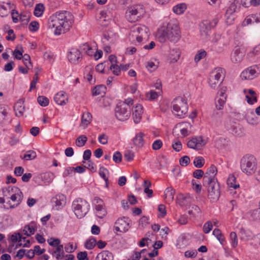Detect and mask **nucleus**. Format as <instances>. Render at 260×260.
<instances>
[{"instance_id":"nucleus-10","label":"nucleus","mask_w":260,"mask_h":260,"mask_svg":"<svg viewBox=\"0 0 260 260\" xmlns=\"http://www.w3.org/2000/svg\"><path fill=\"white\" fill-rule=\"evenodd\" d=\"M224 78V70L220 68L214 69L210 73L209 77L210 86L215 89L223 81Z\"/></svg>"},{"instance_id":"nucleus-48","label":"nucleus","mask_w":260,"mask_h":260,"mask_svg":"<svg viewBox=\"0 0 260 260\" xmlns=\"http://www.w3.org/2000/svg\"><path fill=\"white\" fill-rule=\"evenodd\" d=\"M37 101L38 103L42 107H46L49 103V99L45 96H39Z\"/></svg>"},{"instance_id":"nucleus-6","label":"nucleus","mask_w":260,"mask_h":260,"mask_svg":"<svg viewBox=\"0 0 260 260\" xmlns=\"http://www.w3.org/2000/svg\"><path fill=\"white\" fill-rule=\"evenodd\" d=\"M240 168L242 172L247 175L254 174L257 168L255 158L251 155L244 156L240 160Z\"/></svg>"},{"instance_id":"nucleus-11","label":"nucleus","mask_w":260,"mask_h":260,"mask_svg":"<svg viewBox=\"0 0 260 260\" xmlns=\"http://www.w3.org/2000/svg\"><path fill=\"white\" fill-rule=\"evenodd\" d=\"M115 114L118 120H126L131 115V107L124 104H119L115 109Z\"/></svg>"},{"instance_id":"nucleus-2","label":"nucleus","mask_w":260,"mask_h":260,"mask_svg":"<svg viewBox=\"0 0 260 260\" xmlns=\"http://www.w3.org/2000/svg\"><path fill=\"white\" fill-rule=\"evenodd\" d=\"M74 17L72 14L67 11L56 12L48 19V27L53 29V34L59 36L66 33L72 26Z\"/></svg>"},{"instance_id":"nucleus-33","label":"nucleus","mask_w":260,"mask_h":260,"mask_svg":"<svg viewBox=\"0 0 260 260\" xmlns=\"http://www.w3.org/2000/svg\"><path fill=\"white\" fill-rule=\"evenodd\" d=\"M39 177L41 179L44 183H49L53 180L54 175L52 172H48L40 174Z\"/></svg>"},{"instance_id":"nucleus-22","label":"nucleus","mask_w":260,"mask_h":260,"mask_svg":"<svg viewBox=\"0 0 260 260\" xmlns=\"http://www.w3.org/2000/svg\"><path fill=\"white\" fill-rule=\"evenodd\" d=\"M14 109L15 114L17 117H21L23 115L25 111L24 101L22 99L19 100L14 105Z\"/></svg>"},{"instance_id":"nucleus-59","label":"nucleus","mask_w":260,"mask_h":260,"mask_svg":"<svg viewBox=\"0 0 260 260\" xmlns=\"http://www.w3.org/2000/svg\"><path fill=\"white\" fill-rule=\"evenodd\" d=\"M198 252L195 249L189 250L185 252L184 256L187 258H194L197 255Z\"/></svg>"},{"instance_id":"nucleus-26","label":"nucleus","mask_w":260,"mask_h":260,"mask_svg":"<svg viewBox=\"0 0 260 260\" xmlns=\"http://www.w3.org/2000/svg\"><path fill=\"white\" fill-rule=\"evenodd\" d=\"M37 230V223L35 222H31L29 224L26 225L23 229V232L25 235L29 236L34 234Z\"/></svg>"},{"instance_id":"nucleus-21","label":"nucleus","mask_w":260,"mask_h":260,"mask_svg":"<svg viewBox=\"0 0 260 260\" xmlns=\"http://www.w3.org/2000/svg\"><path fill=\"white\" fill-rule=\"evenodd\" d=\"M54 100L57 104L63 105L68 101V95L64 92L61 91L55 94L54 96Z\"/></svg>"},{"instance_id":"nucleus-50","label":"nucleus","mask_w":260,"mask_h":260,"mask_svg":"<svg viewBox=\"0 0 260 260\" xmlns=\"http://www.w3.org/2000/svg\"><path fill=\"white\" fill-rule=\"evenodd\" d=\"M239 1L240 0H235V1L230 5L226 11L228 14L234 13L237 7V4L239 3Z\"/></svg>"},{"instance_id":"nucleus-51","label":"nucleus","mask_w":260,"mask_h":260,"mask_svg":"<svg viewBox=\"0 0 260 260\" xmlns=\"http://www.w3.org/2000/svg\"><path fill=\"white\" fill-rule=\"evenodd\" d=\"M250 217L253 220L260 219V208L253 210L249 212Z\"/></svg>"},{"instance_id":"nucleus-60","label":"nucleus","mask_w":260,"mask_h":260,"mask_svg":"<svg viewBox=\"0 0 260 260\" xmlns=\"http://www.w3.org/2000/svg\"><path fill=\"white\" fill-rule=\"evenodd\" d=\"M213 225L211 221H208L203 225V231L205 234L209 233L212 229Z\"/></svg>"},{"instance_id":"nucleus-52","label":"nucleus","mask_w":260,"mask_h":260,"mask_svg":"<svg viewBox=\"0 0 260 260\" xmlns=\"http://www.w3.org/2000/svg\"><path fill=\"white\" fill-rule=\"evenodd\" d=\"M25 239L26 238L22 237L19 233L13 234L11 236V240L13 243L22 242V240L24 241Z\"/></svg>"},{"instance_id":"nucleus-58","label":"nucleus","mask_w":260,"mask_h":260,"mask_svg":"<svg viewBox=\"0 0 260 260\" xmlns=\"http://www.w3.org/2000/svg\"><path fill=\"white\" fill-rule=\"evenodd\" d=\"M47 242L50 246L53 247H57L58 246L60 245V240L57 238H51L48 239Z\"/></svg>"},{"instance_id":"nucleus-25","label":"nucleus","mask_w":260,"mask_h":260,"mask_svg":"<svg viewBox=\"0 0 260 260\" xmlns=\"http://www.w3.org/2000/svg\"><path fill=\"white\" fill-rule=\"evenodd\" d=\"M80 52L78 49H72L69 52L68 57L71 63H76L80 58Z\"/></svg>"},{"instance_id":"nucleus-1","label":"nucleus","mask_w":260,"mask_h":260,"mask_svg":"<svg viewBox=\"0 0 260 260\" xmlns=\"http://www.w3.org/2000/svg\"><path fill=\"white\" fill-rule=\"evenodd\" d=\"M74 17L72 14L67 11L56 12L48 19V27L53 29V34L59 36L66 33L72 26Z\"/></svg>"},{"instance_id":"nucleus-27","label":"nucleus","mask_w":260,"mask_h":260,"mask_svg":"<svg viewBox=\"0 0 260 260\" xmlns=\"http://www.w3.org/2000/svg\"><path fill=\"white\" fill-rule=\"evenodd\" d=\"M239 234L240 236L241 239L245 241L251 239L254 235L253 233L250 230L248 229H245L243 228L240 229Z\"/></svg>"},{"instance_id":"nucleus-54","label":"nucleus","mask_w":260,"mask_h":260,"mask_svg":"<svg viewBox=\"0 0 260 260\" xmlns=\"http://www.w3.org/2000/svg\"><path fill=\"white\" fill-rule=\"evenodd\" d=\"M36 156V153L35 151L30 150L26 153L23 156V158L26 160H32L35 158Z\"/></svg>"},{"instance_id":"nucleus-9","label":"nucleus","mask_w":260,"mask_h":260,"mask_svg":"<svg viewBox=\"0 0 260 260\" xmlns=\"http://www.w3.org/2000/svg\"><path fill=\"white\" fill-rule=\"evenodd\" d=\"M173 113L179 118H183L187 114L188 107L186 101L181 97L175 99L172 103Z\"/></svg>"},{"instance_id":"nucleus-12","label":"nucleus","mask_w":260,"mask_h":260,"mask_svg":"<svg viewBox=\"0 0 260 260\" xmlns=\"http://www.w3.org/2000/svg\"><path fill=\"white\" fill-rule=\"evenodd\" d=\"M134 34L133 36H134L136 38V40L138 43H140L143 38H146L148 37V32L149 29L145 25L136 26L133 30Z\"/></svg>"},{"instance_id":"nucleus-55","label":"nucleus","mask_w":260,"mask_h":260,"mask_svg":"<svg viewBox=\"0 0 260 260\" xmlns=\"http://www.w3.org/2000/svg\"><path fill=\"white\" fill-rule=\"evenodd\" d=\"M99 175L101 178L104 180L108 179L107 175L109 174V171L108 169L104 167H101L99 169Z\"/></svg>"},{"instance_id":"nucleus-29","label":"nucleus","mask_w":260,"mask_h":260,"mask_svg":"<svg viewBox=\"0 0 260 260\" xmlns=\"http://www.w3.org/2000/svg\"><path fill=\"white\" fill-rule=\"evenodd\" d=\"M96 215L100 218H104L107 214L105 204L96 205L95 207Z\"/></svg>"},{"instance_id":"nucleus-8","label":"nucleus","mask_w":260,"mask_h":260,"mask_svg":"<svg viewBox=\"0 0 260 260\" xmlns=\"http://www.w3.org/2000/svg\"><path fill=\"white\" fill-rule=\"evenodd\" d=\"M145 12V10L142 5H135L128 8L125 13V17L128 22H135L140 20Z\"/></svg>"},{"instance_id":"nucleus-23","label":"nucleus","mask_w":260,"mask_h":260,"mask_svg":"<svg viewBox=\"0 0 260 260\" xmlns=\"http://www.w3.org/2000/svg\"><path fill=\"white\" fill-rule=\"evenodd\" d=\"M117 39V35L112 31H107L103 34L102 42L105 43H113Z\"/></svg>"},{"instance_id":"nucleus-56","label":"nucleus","mask_w":260,"mask_h":260,"mask_svg":"<svg viewBox=\"0 0 260 260\" xmlns=\"http://www.w3.org/2000/svg\"><path fill=\"white\" fill-rule=\"evenodd\" d=\"M217 99V101L216 102V108L217 110H220L222 109L225 102L226 98H218Z\"/></svg>"},{"instance_id":"nucleus-38","label":"nucleus","mask_w":260,"mask_h":260,"mask_svg":"<svg viewBox=\"0 0 260 260\" xmlns=\"http://www.w3.org/2000/svg\"><path fill=\"white\" fill-rule=\"evenodd\" d=\"M217 170L216 167L214 165H211L208 169L204 176H207L209 178H216L215 176L217 174Z\"/></svg>"},{"instance_id":"nucleus-39","label":"nucleus","mask_w":260,"mask_h":260,"mask_svg":"<svg viewBox=\"0 0 260 260\" xmlns=\"http://www.w3.org/2000/svg\"><path fill=\"white\" fill-rule=\"evenodd\" d=\"M186 9V5L185 4L181 3L175 6L173 8V10L176 14H181L184 12Z\"/></svg>"},{"instance_id":"nucleus-13","label":"nucleus","mask_w":260,"mask_h":260,"mask_svg":"<svg viewBox=\"0 0 260 260\" xmlns=\"http://www.w3.org/2000/svg\"><path fill=\"white\" fill-rule=\"evenodd\" d=\"M131 220L126 217L118 218L114 226V229L119 232L125 233L130 228L129 223Z\"/></svg>"},{"instance_id":"nucleus-19","label":"nucleus","mask_w":260,"mask_h":260,"mask_svg":"<svg viewBox=\"0 0 260 260\" xmlns=\"http://www.w3.org/2000/svg\"><path fill=\"white\" fill-rule=\"evenodd\" d=\"M260 57V44L255 46L247 54V59L251 62H256Z\"/></svg>"},{"instance_id":"nucleus-41","label":"nucleus","mask_w":260,"mask_h":260,"mask_svg":"<svg viewBox=\"0 0 260 260\" xmlns=\"http://www.w3.org/2000/svg\"><path fill=\"white\" fill-rule=\"evenodd\" d=\"M106 90V87L104 85H100L95 86L92 90V95L93 96H96L102 93H105Z\"/></svg>"},{"instance_id":"nucleus-32","label":"nucleus","mask_w":260,"mask_h":260,"mask_svg":"<svg viewBox=\"0 0 260 260\" xmlns=\"http://www.w3.org/2000/svg\"><path fill=\"white\" fill-rule=\"evenodd\" d=\"M144 134L142 133L137 134L133 139V143L136 147H141L144 145Z\"/></svg>"},{"instance_id":"nucleus-30","label":"nucleus","mask_w":260,"mask_h":260,"mask_svg":"<svg viewBox=\"0 0 260 260\" xmlns=\"http://www.w3.org/2000/svg\"><path fill=\"white\" fill-rule=\"evenodd\" d=\"M96 260H113L112 253L108 250H104L99 253L96 257Z\"/></svg>"},{"instance_id":"nucleus-16","label":"nucleus","mask_w":260,"mask_h":260,"mask_svg":"<svg viewBox=\"0 0 260 260\" xmlns=\"http://www.w3.org/2000/svg\"><path fill=\"white\" fill-rule=\"evenodd\" d=\"M53 207L57 210L62 209L66 204V197L64 194H58L51 199Z\"/></svg>"},{"instance_id":"nucleus-28","label":"nucleus","mask_w":260,"mask_h":260,"mask_svg":"<svg viewBox=\"0 0 260 260\" xmlns=\"http://www.w3.org/2000/svg\"><path fill=\"white\" fill-rule=\"evenodd\" d=\"M181 52L179 48H174L170 50V59L171 62H176L179 59Z\"/></svg>"},{"instance_id":"nucleus-64","label":"nucleus","mask_w":260,"mask_h":260,"mask_svg":"<svg viewBox=\"0 0 260 260\" xmlns=\"http://www.w3.org/2000/svg\"><path fill=\"white\" fill-rule=\"evenodd\" d=\"M172 147L175 151L179 152L182 148V143L180 141L176 140L172 142Z\"/></svg>"},{"instance_id":"nucleus-14","label":"nucleus","mask_w":260,"mask_h":260,"mask_svg":"<svg viewBox=\"0 0 260 260\" xmlns=\"http://www.w3.org/2000/svg\"><path fill=\"white\" fill-rule=\"evenodd\" d=\"M207 143V141L201 136H197L192 138L187 142V146L195 150H201Z\"/></svg>"},{"instance_id":"nucleus-17","label":"nucleus","mask_w":260,"mask_h":260,"mask_svg":"<svg viewBox=\"0 0 260 260\" xmlns=\"http://www.w3.org/2000/svg\"><path fill=\"white\" fill-rule=\"evenodd\" d=\"M245 56L244 53L238 48H235L231 54V60L233 63L241 62Z\"/></svg>"},{"instance_id":"nucleus-37","label":"nucleus","mask_w":260,"mask_h":260,"mask_svg":"<svg viewBox=\"0 0 260 260\" xmlns=\"http://www.w3.org/2000/svg\"><path fill=\"white\" fill-rule=\"evenodd\" d=\"M174 194L175 190L171 187H168L165 191V196L169 202H171L173 201Z\"/></svg>"},{"instance_id":"nucleus-42","label":"nucleus","mask_w":260,"mask_h":260,"mask_svg":"<svg viewBox=\"0 0 260 260\" xmlns=\"http://www.w3.org/2000/svg\"><path fill=\"white\" fill-rule=\"evenodd\" d=\"M188 213L193 216H196L201 213V210L198 206L193 205L189 208Z\"/></svg>"},{"instance_id":"nucleus-40","label":"nucleus","mask_w":260,"mask_h":260,"mask_svg":"<svg viewBox=\"0 0 260 260\" xmlns=\"http://www.w3.org/2000/svg\"><path fill=\"white\" fill-rule=\"evenodd\" d=\"M213 235L216 237L217 239L219 241V242L223 244V242L225 241V239L224 236L221 233L220 230L218 229H215L213 231Z\"/></svg>"},{"instance_id":"nucleus-62","label":"nucleus","mask_w":260,"mask_h":260,"mask_svg":"<svg viewBox=\"0 0 260 260\" xmlns=\"http://www.w3.org/2000/svg\"><path fill=\"white\" fill-rule=\"evenodd\" d=\"M225 17L226 23L229 25L232 24L235 19V15L234 13L228 14L227 12H225Z\"/></svg>"},{"instance_id":"nucleus-24","label":"nucleus","mask_w":260,"mask_h":260,"mask_svg":"<svg viewBox=\"0 0 260 260\" xmlns=\"http://www.w3.org/2000/svg\"><path fill=\"white\" fill-rule=\"evenodd\" d=\"M244 92L245 94V97L248 104L252 105L257 102L255 93L253 90L251 89H244Z\"/></svg>"},{"instance_id":"nucleus-63","label":"nucleus","mask_w":260,"mask_h":260,"mask_svg":"<svg viewBox=\"0 0 260 260\" xmlns=\"http://www.w3.org/2000/svg\"><path fill=\"white\" fill-rule=\"evenodd\" d=\"M113 160L115 163H120L122 160V154L119 151H116L113 155Z\"/></svg>"},{"instance_id":"nucleus-20","label":"nucleus","mask_w":260,"mask_h":260,"mask_svg":"<svg viewBox=\"0 0 260 260\" xmlns=\"http://www.w3.org/2000/svg\"><path fill=\"white\" fill-rule=\"evenodd\" d=\"M143 107L141 105H137L133 110V118L135 123H138L141 120L143 113Z\"/></svg>"},{"instance_id":"nucleus-45","label":"nucleus","mask_w":260,"mask_h":260,"mask_svg":"<svg viewBox=\"0 0 260 260\" xmlns=\"http://www.w3.org/2000/svg\"><path fill=\"white\" fill-rule=\"evenodd\" d=\"M193 164L196 168H201L204 166L205 160L202 156L196 157L193 160Z\"/></svg>"},{"instance_id":"nucleus-15","label":"nucleus","mask_w":260,"mask_h":260,"mask_svg":"<svg viewBox=\"0 0 260 260\" xmlns=\"http://www.w3.org/2000/svg\"><path fill=\"white\" fill-rule=\"evenodd\" d=\"M257 66L250 67L243 71L240 77L242 79L245 80H251L258 76V73Z\"/></svg>"},{"instance_id":"nucleus-53","label":"nucleus","mask_w":260,"mask_h":260,"mask_svg":"<svg viewBox=\"0 0 260 260\" xmlns=\"http://www.w3.org/2000/svg\"><path fill=\"white\" fill-rule=\"evenodd\" d=\"M135 157L134 153L129 150H126L124 154V158L127 161H132Z\"/></svg>"},{"instance_id":"nucleus-44","label":"nucleus","mask_w":260,"mask_h":260,"mask_svg":"<svg viewBox=\"0 0 260 260\" xmlns=\"http://www.w3.org/2000/svg\"><path fill=\"white\" fill-rule=\"evenodd\" d=\"M96 244V241L94 238H90L88 239L85 243V247L88 250L92 249Z\"/></svg>"},{"instance_id":"nucleus-34","label":"nucleus","mask_w":260,"mask_h":260,"mask_svg":"<svg viewBox=\"0 0 260 260\" xmlns=\"http://www.w3.org/2000/svg\"><path fill=\"white\" fill-rule=\"evenodd\" d=\"M91 114L89 112H84L82 114L81 118V125L83 128H85L91 122Z\"/></svg>"},{"instance_id":"nucleus-43","label":"nucleus","mask_w":260,"mask_h":260,"mask_svg":"<svg viewBox=\"0 0 260 260\" xmlns=\"http://www.w3.org/2000/svg\"><path fill=\"white\" fill-rule=\"evenodd\" d=\"M44 10V5L42 4H37L34 10V14L37 17L42 15Z\"/></svg>"},{"instance_id":"nucleus-57","label":"nucleus","mask_w":260,"mask_h":260,"mask_svg":"<svg viewBox=\"0 0 260 260\" xmlns=\"http://www.w3.org/2000/svg\"><path fill=\"white\" fill-rule=\"evenodd\" d=\"M159 92H156L154 90H150L146 94V97L148 100H153L157 99L158 96Z\"/></svg>"},{"instance_id":"nucleus-31","label":"nucleus","mask_w":260,"mask_h":260,"mask_svg":"<svg viewBox=\"0 0 260 260\" xmlns=\"http://www.w3.org/2000/svg\"><path fill=\"white\" fill-rule=\"evenodd\" d=\"M227 185L229 188L237 189L239 187V184L236 182V178L233 174H230L227 179Z\"/></svg>"},{"instance_id":"nucleus-4","label":"nucleus","mask_w":260,"mask_h":260,"mask_svg":"<svg viewBox=\"0 0 260 260\" xmlns=\"http://www.w3.org/2000/svg\"><path fill=\"white\" fill-rule=\"evenodd\" d=\"M203 185L207 188L208 197L212 201H217L220 197V186L216 178L203 177Z\"/></svg>"},{"instance_id":"nucleus-5","label":"nucleus","mask_w":260,"mask_h":260,"mask_svg":"<svg viewBox=\"0 0 260 260\" xmlns=\"http://www.w3.org/2000/svg\"><path fill=\"white\" fill-rule=\"evenodd\" d=\"M72 209L76 216L80 219L84 217L89 212L90 204L83 199L77 198L73 201Z\"/></svg>"},{"instance_id":"nucleus-3","label":"nucleus","mask_w":260,"mask_h":260,"mask_svg":"<svg viewBox=\"0 0 260 260\" xmlns=\"http://www.w3.org/2000/svg\"><path fill=\"white\" fill-rule=\"evenodd\" d=\"M156 37L160 43H165L167 40L177 42L181 38L178 24L173 22H169L166 27H162L158 30Z\"/></svg>"},{"instance_id":"nucleus-35","label":"nucleus","mask_w":260,"mask_h":260,"mask_svg":"<svg viewBox=\"0 0 260 260\" xmlns=\"http://www.w3.org/2000/svg\"><path fill=\"white\" fill-rule=\"evenodd\" d=\"M200 27L201 32H204L207 35L212 26L209 20H205L200 24Z\"/></svg>"},{"instance_id":"nucleus-46","label":"nucleus","mask_w":260,"mask_h":260,"mask_svg":"<svg viewBox=\"0 0 260 260\" xmlns=\"http://www.w3.org/2000/svg\"><path fill=\"white\" fill-rule=\"evenodd\" d=\"M87 138L85 135H81L76 140V144L78 147H82L86 143Z\"/></svg>"},{"instance_id":"nucleus-49","label":"nucleus","mask_w":260,"mask_h":260,"mask_svg":"<svg viewBox=\"0 0 260 260\" xmlns=\"http://www.w3.org/2000/svg\"><path fill=\"white\" fill-rule=\"evenodd\" d=\"M230 237L232 246L234 248H235L238 245V239L236 233L234 232H231L230 235Z\"/></svg>"},{"instance_id":"nucleus-61","label":"nucleus","mask_w":260,"mask_h":260,"mask_svg":"<svg viewBox=\"0 0 260 260\" xmlns=\"http://www.w3.org/2000/svg\"><path fill=\"white\" fill-rule=\"evenodd\" d=\"M98 141L101 144L106 145L108 143V136L105 134H102L99 136Z\"/></svg>"},{"instance_id":"nucleus-18","label":"nucleus","mask_w":260,"mask_h":260,"mask_svg":"<svg viewBox=\"0 0 260 260\" xmlns=\"http://www.w3.org/2000/svg\"><path fill=\"white\" fill-rule=\"evenodd\" d=\"M189 234L185 233L181 234L177 240V247L179 249L185 248L189 244Z\"/></svg>"},{"instance_id":"nucleus-47","label":"nucleus","mask_w":260,"mask_h":260,"mask_svg":"<svg viewBox=\"0 0 260 260\" xmlns=\"http://www.w3.org/2000/svg\"><path fill=\"white\" fill-rule=\"evenodd\" d=\"M207 55V53L205 50H200L194 56V60L197 63L202 59L205 58Z\"/></svg>"},{"instance_id":"nucleus-7","label":"nucleus","mask_w":260,"mask_h":260,"mask_svg":"<svg viewBox=\"0 0 260 260\" xmlns=\"http://www.w3.org/2000/svg\"><path fill=\"white\" fill-rule=\"evenodd\" d=\"M4 196L5 197L10 196V199L16 204L11 205L10 208H15L19 206L23 200V193L20 189L16 186H9L3 189Z\"/></svg>"},{"instance_id":"nucleus-36","label":"nucleus","mask_w":260,"mask_h":260,"mask_svg":"<svg viewBox=\"0 0 260 260\" xmlns=\"http://www.w3.org/2000/svg\"><path fill=\"white\" fill-rule=\"evenodd\" d=\"M53 255H55L56 259L59 260L64 256V253L63 249V245L58 246L55 250L52 253Z\"/></svg>"}]
</instances>
